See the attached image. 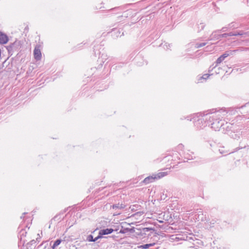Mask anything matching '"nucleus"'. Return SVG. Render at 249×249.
I'll list each match as a JSON object with an SVG mask.
<instances>
[{
    "label": "nucleus",
    "mask_w": 249,
    "mask_h": 249,
    "mask_svg": "<svg viewBox=\"0 0 249 249\" xmlns=\"http://www.w3.org/2000/svg\"><path fill=\"white\" fill-rule=\"evenodd\" d=\"M234 51H229V52H226L224 54L221 55L219 57H218L217 59V60L215 62L216 65L214 67V68H215L219 64L221 63L225 59V58H226L230 55L232 54V53Z\"/></svg>",
    "instance_id": "obj_1"
},
{
    "label": "nucleus",
    "mask_w": 249,
    "mask_h": 249,
    "mask_svg": "<svg viewBox=\"0 0 249 249\" xmlns=\"http://www.w3.org/2000/svg\"><path fill=\"white\" fill-rule=\"evenodd\" d=\"M8 40L9 39L7 36L2 32H0V44H5L7 43Z\"/></svg>",
    "instance_id": "obj_2"
},
{
    "label": "nucleus",
    "mask_w": 249,
    "mask_h": 249,
    "mask_svg": "<svg viewBox=\"0 0 249 249\" xmlns=\"http://www.w3.org/2000/svg\"><path fill=\"white\" fill-rule=\"evenodd\" d=\"M35 58L36 60H40L41 58V53L38 47H36L34 51Z\"/></svg>",
    "instance_id": "obj_3"
},
{
    "label": "nucleus",
    "mask_w": 249,
    "mask_h": 249,
    "mask_svg": "<svg viewBox=\"0 0 249 249\" xmlns=\"http://www.w3.org/2000/svg\"><path fill=\"white\" fill-rule=\"evenodd\" d=\"M222 126V124H220V121H216L211 124L212 128H213L215 130H219V129Z\"/></svg>",
    "instance_id": "obj_4"
},
{
    "label": "nucleus",
    "mask_w": 249,
    "mask_h": 249,
    "mask_svg": "<svg viewBox=\"0 0 249 249\" xmlns=\"http://www.w3.org/2000/svg\"><path fill=\"white\" fill-rule=\"evenodd\" d=\"M113 231L112 229H106L102 230L99 231L100 235H106L112 233Z\"/></svg>",
    "instance_id": "obj_5"
},
{
    "label": "nucleus",
    "mask_w": 249,
    "mask_h": 249,
    "mask_svg": "<svg viewBox=\"0 0 249 249\" xmlns=\"http://www.w3.org/2000/svg\"><path fill=\"white\" fill-rule=\"evenodd\" d=\"M156 177H155V176H149L147 178H146L144 180H143V182L145 184H148V183H149L150 182H152L153 181H154L156 179Z\"/></svg>",
    "instance_id": "obj_6"
},
{
    "label": "nucleus",
    "mask_w": 249,
    "mask_h": 249,
    "mask_svg": "<svg viewBox=\"0 0 249 249\" xmlns=\"http://www.w3.org/2000/svg\"><path fill=\"white\" fill-rule=\"evenodd\" d=\"M125 207V206L124 204H120V203L113 205L112 206L113 209H122L124 208Z\"/></svg>",
    "instance_id": "obj_7"
},
{
    "label": "nucleus",
    "mask_w": 249,
    "mask_h": 249,
    "mask_svg": "<svg viewBox=\"0 0 249 249\" xmlns=\"http://www.w3.org/2000/svg\"><path fill=\"white\" fill-rule=\"evenodd\" d=\"M155 245V243L153 244H147L143 245H141L138 247L139 248L142 249H148L150 247H152Z\"/></svg>",
    "instance_id": "obj_8"
},
{
    "label": "nucleus",
    "mask_w": 249,
    "mask_h": 249,
    "mask_svg": "<svg viewBox=\"0 0 249 249\" xmlns=\"http://www.w3.org/2000/svg\"><path fill=\"white\" fill-rule=\"evenodd\" d=\"M167 174V173L166 172H160L157 175L155 176L156 178V179H157L165 176Z\"/></svg>",
    "instance_id": "obj_9"
},
{
    "label": "nucleus",
    "mask_w": 249,
    "mask_h": 249,
    "mask_svg": "<svg viewBox=\"0 0 249 249\" xmlns=\"http://www.w3.org/2000/svg\"><path fill=\"white\" fill-rule=\"evenodd\" d=\"M61 242V240H60V239L56 240L54 242L53 246H52V248L53 249H54L56 247L58 246L60 244Z\"/></svg>",
    "instance_id": "obj_10"
},
{
    "label": "nucleus",
    "mask_w": 249,
    "mask_h": 249,
    "mask_svg": "<svg viewBox=\"0 0 249 249\" xmlns=\"http://www.w3.org/2000/svg\"><path fill=\"white\" fill-rule=\"evenodd\" d=\"M206 44H207V43H196V45H195V47L196 48H199L204 46Z\"/></svg>",
    "instance_id": "obj_11"
},
{
    "label": "nucleus",
    "mask_w": 249,
    "mask_h": 249,
    "mask_svg": "<svg viewBox=\"0 0 249 249\" xmlns=\"http://www.w3.org/2000/svg\"><path fill=\"white\" fill-rule=\"evenodd\" d=\"M131 230V229H129V228H124V229L121 230L119 231V233H125L128 231H130Z\"/></svg>",
    "instance_id": "obj_12"
},
{
    "label": "nucleus",
    "mask_w": 249,
    "mask_h": 249,
    "mask_svg": "<svg viewBox=\"0 0 249 249\" xmlns=\"http://www.w3.org/2000/svg\"><path fill=\"white\" fill-rule=\"evenodd\" d=\"M87 240L89 242H94V239L92 235H89L87 238Z\"/></svg>",
    "instance_id": "obj_13"
},
{
    "label": "nucleus",
    "mask_w": 249,
    "mask_h": 249,
    "mask_svg": "<svg viewBox=\"0 0 249 249\" xmlns=\"http://www.w3.org/2000/svg\"><path fill=\"white\" fill-rule=\"evenodd\" d=\"M227 36H228V34L225 33V34H222L220 35H218L216 38H217V39H218L220 37H227Z\"/></svg>",
    "instance_id": "obj_14"
},
{
    "label": "nucleus",
    "mask_w": 249,
    "mask_h": 249,
    "mask_svg": "<svg viewBox=\"0 0 249 249\" xmlns=\"http://www.w3.org/2000/svg\"><path fill=\"white\" fill-rule=\"evenodd\" d=\"M210 74H204L201 77V78L202 79H207V78H209V77L210 76Z\"/></svg>",
    "instance_id": "obj_15"
},
{
    "label": "nucleus",
    "mask_w": 249,
    "mask_h": 249,
    "mask_svg": "<svg viewBox=\"0 0 249 249\" xmlns=\"http://www.w3.org/2000/svg\"><path fill=\"white\" fill-rule=\"evenodd\" d=\"M220 112H218L217 113H215V114H214L213 115V117H215V118H217V117H220L221 116V115L219 114Z\"/></svg>",
    "instance_id": "obj_16"
},
{
    "label": "nucleus",
    "mask_w": 249,
    "mask_h": 249,
    "mask_svg": "<svg viewBox=\"0 0 249 249\" xmlns=\"http://www.w3.org/2000/svg\"><path fill=\"white\" fill-rule=\"evenodd\" d=\"M227 34H228V36H237V34H234L232 32L230 33H227Z\"/></svg>",
    "instance_id": "obj_17"
},
{
    "label": "nucleus",
    "mask_w": 249,
    "mask_h": 249,
    "mask_svg": "<svg viewBox=\"0 0 249 249\" xmlns=\"http://www.w3.org/2000/svg\"><path fill=\"white\" fill-rule=\"evenodd\" d=\"M102 235L99 234V235L97 237H96L94 239V242L97 241L98 239L101 238L102 237Z\"/></svg>",
    "instance_id": "obj_18"
},
{
    "label": "nucleus",
    "mask_w": 249,
    "mask_h": 249,
    "mask_svg": "<svg viewBox=\"0 0 249 249\" xmlns=\"http://www.w3.org/2000/svg\"><path fill=\"white\" fill-rule=\"evenodd\" d=\"M234 34H237V35H243V34H244L243 33V32H235L234 33Z\"/></svg>",
    "instance_id": "obj_19"
},
{
    "label": "nucleus",
    "mask_w": 249,
    "mask_h": 249,
    "mask_svg": "<svg viewBox=\"0 0 249 249\" xmlns=\"http://www.w3.org/2000/svg\"><path fill=\"white\" fill-rule=\"evenodd\" d=\"M213 36H214V35H213V34H212V35H211V36H210V38L209 39V40H212V39H213Z\"/></svg>",
    "instance_id": "obj_20"
},
{
    "label": "nucleus",
    "mask_w": 249,
    "mask_h": 249,
    "mask_svg": "<svg viewBox=\"0 0 249 249\" xmlns=\"http://www.w3.org/2000/svg\"><path fill=\"white\" fill-rule=\"evenodd\" d=\"M37 235L38 236V237H37V238H36V240H38L39 239H40L41 238V237L40 236V235H39V234H38V235Z\"/></svg>",
    "instance_id": "obj_21"
},
{
    "label": "nucleus",
    "mask_w": 249,
    "mask_h": 249,
    "mask_svg": "<svg viewBox=\"0 0 249 249\" xmlns=\"http://www.w3.org/2000/svg\"><path fill=\"white\" fill-rule=\"evenodd\" d=\"M31 242L32 244H33L34 243H35V240H32V241H31Z\"/></svg>",
    "instance_id": "obj_22"
},
{
    "label": "nucleus",
    "mask_w": 249,
    "mask_h": 249,
    "mask_svg": "<svg viewBox=\"0 0 249 249\" xmlns=\"http://www.w3.org/2000/svg\"><path fill=\"white\" fill-rule=\"evenodd\" d=\"M139 213H141V212H140V213H135V215H136V214H138Z\"/></svg>",
    "instance_id": "obj_23"
}]
</instances>
